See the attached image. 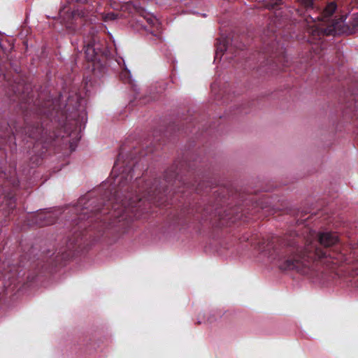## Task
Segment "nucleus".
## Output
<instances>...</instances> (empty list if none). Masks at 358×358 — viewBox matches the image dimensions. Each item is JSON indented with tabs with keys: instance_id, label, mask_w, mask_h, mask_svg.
<instances>
[{
	"instance_id": "f257e3e1",
	"label": "nucleus",
	"mask_w": 358,
	"mask_h": 358,
	"mask_svg": "<svg viewBox=\"0 0 358 358\" xmlns=\"http://www.w3.org/2000/svg\"><path fill=\"white\" fill-rule=\"evenodd\" d=\"M143 155L139 148L127 152L125 145L120 147L110 187L101 198L95 192L79 198L69 212L74 229L72 237L65 249L44 254L43 262L57 266L69 259L87 236L96 239L106 230L126 232L135 219L150 212L152 204L181 207L176 220L182 223L212 221L216 217L222 220V186H213L215 180L204 176L195 163L177 160L165 171L163 179L145 180L139 177L144 169Z\"/></svg>"
},
{
	"instance_id": "f03ea898",
	"label": "nucleus",
	"mask_w": 358,
	"mask_h": 358,
	"mask_svg": "<svg viewBox=\"0 0 358 358\" xmlns=\"http://www.w3.org/2000/svg\"><path fill=\"white\" fill-rule=\"evenodd\" d=\"M6 93L10 101L18 103L24 114L25 126L19 127V123L14 120H1L0 150L6 144L15 145V135L24 134L36 140L35 150L41 144L42 148L47 150L53 141L64 137L62 131L66 129L67 122L74 121L75 131H80L82 128H85L87 120L83 107L85 100L77 93L68 96L64 108H62L59 99L57 98L44 99L39 96L34 101L20 83L11 85Z\"/></svg>"
},
{
	"instance_id": "7ed1b4c3",
	"label": "nucleus",
	"mask_w": 358,
	"mask_h": 358,
	"mask_svg": "<svg viewBox=\"0 0 358 358\" xmlns=\"http://www.w3.org/2000/svg\"><path fill=\"white\" fill-rule=\"evenodd\" d=\"M260 248L273 259H278L282 271H295L302 275H317L320 261L338 264L345 260L340 251L338 236L335 232L324 231L317 234L309 231L306 238L296 233L283 237L271 236L259 243Z\"/></svg>"
},
{
	"instance_id": "20e7f679",
	"label": "nucleus",
	"mask_w": 358,
	"mask_h": 358,
	"mask_svg": "<svg viewBox=\"0 0 358 358\" xmlns=\"http://www.w3.org/2000/svg\"><path fill=\"white\" fill-rule=\"evenodd\" d=\"M83 44L85 58L92 63L93 69H103L106 64L108 52L106 44L94 34L87 36Z\"/></svg>"
},
{
	"instance_id": "39448f33",
	"label": "nucleus",
	"mask_w": 358,
	"mask_h": 358,
	"mask_svg": "<svg viewBox=\"0 0 358 358\" xmlns=\"http://www.w3.org/2000/svg\"><path fill=\"white\" fill-rule=\"evenodd\" d=\"M346 16L342 15L338 18L333 20L325 28H316L313 31V35H317L320 38L324 36H335L340 32H345L344 21Z\"/></svg>"
},
{
	"instance_id": "423d86ee",
	"label": "nucleus",
	"mask_w": 358,
	"mask_h": 358,
	"mask_svg": "<svg viewBox=\"0 0 358 358\" xmlns=\"http://www.w3.org/2000/svg\"><path fill=\"white\" fill-rule=\"evenodd\" d=\"M57 211L40 210L30 216L29 224L39 227L54 224L58 219Z\"/></svg>"
},
{
	"instance_id": "0eeeda50",
	"label": "nucleus",
	"mask_w": 358,
	"mask_h": 358,
	"mask_svg": "<svg viewBox=\"0 0 358 358\" xmlns=\"http://www.w3.org/2000/svg\"><path fill=\"white\" fill-rule=\"evenodd\" d=\"M138 12L146 23L145 24H142L144 29L153 36H157L159 35L161 25L158 20L152 15L146 13L144 9H141Z\"/></svg>"
},
{
	"instance_id": "6e6552de",
	"label": "nucleus",
	"mask_w": 358,
	"mask_h": 358,
	"mask_svg": "<svg viewBox=\"0 0 358 358\" xmlns=\"http://www.w3.org/2000/svg\"><path fill=\"white\" fill-rule=\"evenodd\" d=\"M337 9V5L334 1L329 3L326 7L323 9L322 12L319 13V15L315 17H312L313 21L316 20L318 21H324L327 22L329 20V17L333 15V14L336 12Z\"/></svg>"
},
{
	"instance_id": "1a4fd4ad",
	"label": "nucleus",
	"mask_w": 358,
	"mask_h": 358,
	"mask_svg": "<svg viewBox=\"0 0 358 358\" xmlns=\"http://www.w3.org/2000/svg\"><path fill=\"white\" fill-rule=\"evenodd\" d=\"M101 19L104 22H109L115 20L119 18V13H115L113 12L110 13H101L100 14Z\"/></svg>"
},
{
	"instance_id": "9d476101",
	"label": "nucleus",
	"mask_w": 358,
	"mask_h": 358,
	"mask_svg": "<svg viewBox=\"0 0 358 358\" xmlns=\"http://www.w3.org/2000/svg\"><path fill=\"white\" fill-rule=\"evenodd\" d=\"M227 43V41H224L222 44L217 45L216 50V57H217L219 55L222 57L225 51L229 50V47Z\"/></svg>"
},
{
	"instance_id": "9b49d317",
	"label": "nucleus",
	"mask_w": 358,
	"mask_h": 358,
	"mask_svg": "<svg viewBox=\"0 0 358 358\" xmlns=\"http://www.w3.org/2000/svg\"><path fill=\"white\" fill-rule=\"evenodd\" d=\"M282 3V0H270L265 3V7L269 10L277 9Z\"/></svg>"
},
{
	"instance_id": "f8f14e48",
	"label": "nucleus",
	"mask_w": 358,
	"mask_h": 358,
	"mask_svg": "<svg viewBox=\"0 0 358 358\" xmlns=\"http://www.w3.org/2000/svg\"><path fill=\"white\" fill-rule=\"evenodd\" d=\"M76 16L80 17V18H85L87 17V15L85 13V12L82 9H77L76 10H73L71 13V14L69 15V17L73 20Z\"/></svg>"
},
{
	"instance_id": "ddd939ff",
	"label": "nucleus",
	"mask_w": 358,
	"mask_h": 358,
	"mask_svg": "<svg viewBox=\"0 0 358 358\" xmlns=\"http://www.w3.org/2000/svg\"><path fill=\"white\" fill-rule=\"evenodd\" d=\"M299 3L306 8V10H312L314 8V0H297Z\"/></svg>"
},
{
	"instance_id": "4468645a",
	"label": "nucleus",
	"mask_w": 358,
	"mask_h": 358,
	"mask_svg": "<svg viewBox=\"0 0 358 358\" xmlns=\"http://www.w3.org/2000/svg\"><path fill=\"white\" fill-rule=\"evenodd\" d=\"M120 78L121 80H122L124 83H130V73L127 71H122L120 74Z\"/></svg>"
},
{
	"instance_id": "2eb2a0df",
	"label": "nucleus",
	"mask_w": 358,
	"mask_h": 358,
	"mask_svg": "<svg viewBox=\"0 0 358 358\" xmlns=\"http://www.w3.org/2000/svg\"><path fill=\"white\" fill-rule=\"evenodd\" d=\"M136 8L130 2L124 3L121 6V10L122 11H128L129 13H131L133 10Z\"/></svg>"
},
{
	"instance_id": "dca6fc26",
	"label": "nucleus",
	"mask_w": 358,
	"mask_h": 358,
	"mask_svg": "<svg viewBox=\"0 0 358 358\" xmlns=\"http://www.w3.org/2000/svg\"><path fill=\"white\" fill-rule=\"evenodd\" d=\"M358 29V15H354L352 21V29L349 31L350 34L355 32Z\"/></svg>"
},
{
	"instance_id": "f3484780",
	"label": "nucleus",
	"mask_w": 358,
	"mask_h": 358,
	"mask_svg": "<svg viewBox=\"0 0 358 358\" xmlns=\"http://www.w3.org/2000/svg\"><path fill=\"white\" fill-rule=\"evenodd\" d=\"M34 250H35V249H34V248H31L29 250V252H28V253H27V254L25 255V256H24V257H22V259H21V260H20V265L24 266V259H27V260H28V261H30V260H31V257H30V255H31V254L34 253Z\"/></svg>"
},
{
	"instance_id": "a211bd4d",
	"label": "nucleus",
	"mask_w": 358,
	"mask_h": 358,
	"mask_svg": "<svg viewBox=\"0 0 358 358\" xmlns=\"http://www.w3.org/2000/svg\"><path fill=\"white\" fill-rule=\"evenodd\" d=\"M270 50H264L263 52H259L258 55H259V57H263L264 59H265L266 58V56H267L268 55H269V57H271V53L269 52Z\"/></svg>"
},
{
	"instance_id": "6ab92c4d",
	"label": "nucleus",
	"mask_w": 358,
	"mask_h": 358,
	"mask_svg": "<svg viewBox=\"0 0 358 358\" xmlns=\"http://www.w3.org/2000/svg\"><path fill=\"white\" fill-rule=\"evenodd\" d=\"M72 1H76V3H78L80 4H85V3H87V0H69V3H71Z\"/></svg>"
},
{
	"instance_id": "aec40b11",
	"label": "nucleus",
	"mask_w": 358,
	"mask_h": 358,
	"mask_svg": "<svg viewBox=\"0 0 358 358\" xmlns=\"http://www.w3.org/2000/svg\"><path fill=\"white\" fill-rule=\"evenodd\" d=\"M65 10V8H62V9H60V10H59V15H60V17H63V13H65V10Z\"/></svg>"
},
{
	"instance_id": "412c9836",
	"label": "nucleus",
	"mask_w": 358,
	"mask_h": 358,
	"mask_svg": "<svg viewBox=\"0 0 358 358\" xmlns=\"http://www.w3.org/2000/svg\"><path fill=\"white\" fill-rule=\"evenodd\" d=\"M41 157H37L36 162V165L39 164L41 163Z\"/></svg>"
},
{
	"instance_id": "4be33fe9",
	"label": "nucleus",
	"mask_w": 358,
	"mask_h": 358,
	"mask_svg": "<svg viewBox=\"0 0 358 358\" xmlns=\"http://www.w3.org/2000/svg\"><path fill=\"white\" fill-rule=\"evenodd\" d=\"M243 45H238V46H236V48L237 49H240V50H241V49L243 48Z\"/></svg>"
},
{
	"instance_id": "5701e85b",
	"label": "nucleus",
	"mask_w": 358,
	"mask_h": 358,
	"mask_svg": "<svg viewBox=\"0 0 358 358\" xmlns=\"http://www.w3.org/2000/svg\"><path fill=\"white\" fill-rule=\"evenodd\" d=\"M43 152H44L43 151H42V152H41V154H40V157H41V156H42V155H43Z\"/></svg>"
},
{
	"instance_id": "b1692460",
	"label": "nucleus",
	"mask_w": 358,
	"mask_h": 358,
	"mask_svg": "<svg viewBox=\"0 0 358 358\" xmlns=\"http://www.w3.org/2000/svg\"><path fill=\"white\" fill-rule=\"evenodd\" d=\"M264 62H265L264 60L263 62H261L260 65L262 66V64H263V63H264Z\"/></svg>"
},
{
	"instance_id": "393cba45",
	"label": "nucleus",
	"mask_w": 358,
	"mask_h": 358,
	"mask_svg": "<svg viewBox=\"0 0 358 358\" xmlns=\"http://www.w3.org/2000/svg\"><path fill=\"white\" fill-rule=\"evenodd\" d=\"M357 274H358V272H357Z\"/></svg>"
}]
</instances>
